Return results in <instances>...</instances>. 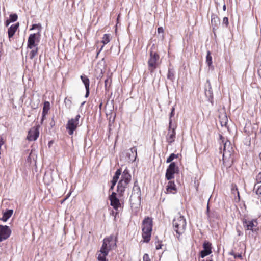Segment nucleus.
<instances>
[{
	"label": "nucleus",
	"instance_id": "nucleus-24",
	"mask_svg": "<svg viewBox=\"0 0 261 261\" xmlns=\"http://www.w3.org/2000/svg\"><path fill=\"white\" fill-rule=\"evenodd\" d=\"M50 109V103L48 101H45L44 103V106L43 108L42 113L43 114V116H46L48 113L49 110Z\"/></svg>",
	"mask_w": 261,
	"mask_h": 261
},
{
	"label": "nucleus",
	"instance_id": "nucleus-23",
	"mask_svg": "<svg viewBox=\"0 0 261 261\" xmlns=\"http://www.w3.org/2000/svg\"><path fill=\"white\" fill-rule=\"evenodd\" d=\"M13 211L12 210H8L3 213L2 218L1 219L4 222H6L13 214Z\"/></svg>",
	"mask_w": 261,
	"mask_h": 261
},
{
	"label": "nucleus",
	"instance_id": "nucleus-53",
	"mask_svg": "<svg viewBox=\"0 0 261 261\" xmlns=\"http://www.w3.org/2000/svg\"><path fill=\"white\" fill-rule=\"evenodd\" d=\"M156 249H160V248H161V247H160V246H156Z\"/></svg>",
	"mask_w": 261,
	"mask_h": 261
},
{
	"label": "nucleus",
	"instance_id": "nucleus-51",
	"mask_svg": "<svg viewBox=\"0 0 261 261\" xmlns=\"http://www.w3.org/2000/svg\"><path fill=\"white\" fill-rule=\"evenodd\" d=\"M223 10L224 11H225L226 10V5H224L223 6Z\"/></svg>",
	"mask_w": 261,
	"mask_h": 261
},
{
	"label": "nucleus",
	"instance_id": "nucleus-31",
	"mask_svg": "<svg viewBox=\"0 0 261 261\" xmlns=\"http://www.w3.org/2000/svg\"><path fill=\"white\" fill-rule=\"evenodd\" d=\"M178 155L175 154L174 153H172L167 159V163L171 162L174 159L177 158Z\"/></svg>",
	"mask_w": 261,
	"mask_h": 261
},
{
	"label": "nucleus",
	"instance_id": "nucleus-37",
	"mask_svg": "<svg viewBox=\"0 0 261 261\" xmlns=\"http://www.w3.org/2000/svg\"><path fill=\"white\" fill-rule=\"evenodd\" d=\"M257 184L261 183V172H259L256 177Z\"/></svg>",
	"mask_w": 261,
	"mask_h": 261
},
{
	"label": "nucleus",
	"instance_id": "nucleus-44",
	"mask_svg": "<svg viewBox=\"0 0 261 261\" xmlns=\"http://www.w3.org/2000/svg\"><path fill=\"white\" fill-rule=\"evenodd\" d=\"M206 213H207L208 217L210 218L211 217V215H209V214L210 213V208H209V206H208V203L207 204V206Z\"/></svg>",
	"mask_w": 261,
	"mask_h": 261
},
{
	"label": "nucleus",
	"instance_id": "nucleus-47",
	"mask_svg": "<svg viewBox=\"0 0 261 261\" xmlns=\"http://www.w3.org/2000/svg\"><path fill=\"white\" fill-rule=\"evenodd\" d=\"M224 119H225L224 120H227V117L226 116H224ZM220 122L221 123V125H223V122L221 121ZM224 125H226V121H224Z\"/></svg>",
	"mask_w": 261,
	"mask_h": 261
},
{
	"label": "nucleus",
	"instance_id": "nucleus-22",
	"mask_svg": "<svg viewBox=\"0 0 261 261\" xmlns=\"http://www.w3.org/2000/svg\"><path fill=\"white\" fill-rule=\"evenodd\" d=\"M166 190L168 193H175V192L176 191V188L174 181H170L168 182L166 187Z\"/></svg>",
	"mask_w": 261,
	"mask_h": 261
},
{
	"label": "nucleus",
	"instance_id": "nucleus-14",
	"mask_svg": "<svg viewBox=\"0 0 261 261\" xmlns=\"http://www.w3.org/2000/svg\"><path fill=\"white\" fill-rule=\"evenodd\" d=\"M109 200H110V205L113 206L114 209L118 210L121 206V204L118 198L116 197V193L114 192L112 193V194L109 196Z\"/></svg>",
	"mask_w": 261,
	"mask_h": 261
},
{
	"label": "nucleus",
	"instance_id": "nucleus-49",
	"mask_svg": "<svg viewBox=\"0 0 261 261\" xmlns=\"http://www.w3.org/2000/svg\"><path fill=\"white\" fill-rule=\"evenodd\" d=\"M235 188H236V191L237 192L238 197H239V191L238 190V188H237L236 186H235Z\"/></svg>",
	"mask_w": 261,
	"mask_h": 261
},
{
	"label": "nucleus",
	"instance_id": "nucleus-45",
	"mask_svg": "<svg viewBox=\"0 0 261 261\" xmlns=\"http://www.w3.org/2000/svg\"><path fill=\"white\" fill-rule=\"evenodd\" d=\"M10 22H12L11 21H10V20L9 19V20H7L6 21H5V25L6 27H8L10 23Z\"/></svg>",
	"mask_w": 261,
	"mask_h": 261
},
{
	"label": "nucleus",
	"instance_id": "nucleus-33",
	"mask_svg": "<svg viewBox=\"0 0 261 261\" xmlns=\"http://www.w3.org/2000/svg\"><path fill=\"white\" fill-rule=\"evenodd\" d=\"M218 17L215 15H212L211 18V23L213 25L216 26L218 21Z\"/></svg>",
	"mask_w": 261,
	"mask_h": 261
},
{
	"label": "nucleus",
	"instance_id": "nucleus-10",
	"mask_svg": "<svg viewBox=\"0 0 261 261\" xmlns=\"http://www.w3.org/2000/svg\"><path fill=\"white\" fill-rule=\"evenodd\" d=\"M39 127L40 125H38L36 126L32 127L29 130L27 136V139L29 141H35L38 138L39 135Z\"/></svg>",
	"mask_w": 261,
	"mask_h": 261
},
{
	"label": "nucleus",
	"instance_id": "nucleus-41",
	"mask_svg": "<svg viewBox=\"0 0 261 261\" xmlns=\"http://www.w3.org/2000/svg\"><path fill=\"white\" fill-rule=\"evenodd\" d=\"M174 111H175V108L174 107H172V109H171V113H170V118H171L172 116H173L174 115ZM171 119V118H170V120Z\"/></svg>",
	"mask_w": 261,
	"mask_h": 261
},
{
	"label": "nucleus",
	"instance_id": "nucleus-12",
	"mask_svg": "<svg viewBox=\"0 0 261 261\" xmlns=\"http://www.w3.org/2000/svg\"><path fill=\"white\" fill-rule=\"evenodd\" d=\"M11 233V230L8 226L0 225V242L8 239Z\"/></svg>",
	"mask_w": 261,
	"mask_h": 261
},
{
	"label": "nucleus",
	"instance_id": "nucleus-46",
	"mask_svg": "<svg viewBox=\"0 0 261 261\" xmlns=\"http://www.w3.org/2000/svg\"><path fill=\"white\" fill-rule=\"evenodd\" d=\"M46 116H43V114L42 113V119L41 120V123L42 124L43 120L45 119Z\"/></svg>",
	"mask_w": 261,
	"mask_h": 261
},
{
	"label": "nucleus",
	"instance_id": "nucleus-42",
	"mask_svg": "<svg viewBox=\"0 0 261 261\" xmlns=\"http://www.w3.org/2000/svg\"><path fill=\"white\" fill-rule=\"evenodd\" d=\"M164 32L163 28L162 27H159L158 29V33H162Z\"/></svg>",
	"mask_w": 261,
	"mask_h": 261
},
{
	"label": "nucleus",
	"instance_id": "nucleus-11",
	"mask_svg": "<svg viewBox=\"0 0 261 261\" xmlns=\"http://www.w3.org/2000/svg\"><path fill=\"white\" fill-rule=\"evenodd\" d=\"M258 223L256 220H246L243 221V225L246 230H250L252 231H256L258 230Z\"/></svg>",
	"mask_w": 261,
	"mask_h": 261
},
{
	"label": "nucleus",
	"instance_id": "nucleus-3",
	"mask_svg": "<svg viewBox=\"0 0 261 261\" xmlns=\"http://www.w3.org/2000/svg\"><path fill=\"white\" fill-rule=\"evenodd\" d=\"M132 176L129 170L126 168L123 172L120 180L117 185V192L120 196L123 195L128 184L131 181Z\"/></svg>",
	"mask_w": 261,
	"mask_h": 261
},
{
	"label": "nucleus",
	"instance_id": "nucleus-21",
	"mask_svg": "<svg viewBox=\"0 0 261 261\" xmlns=\"http://www.w3.org/2000/svg\"><path fill=\"white\" fill-rule=\"evenodd\" d=\"M52 172L51 171H47L45 172L43 180L45 183L49 184L53 181Z\"/></svg>",
	"mask_w": 261,
	"mask_h": 261
},
{
	"label": "nucleus",
	"instance_id": "nucleus-17",
	"mask_svg": "<svg viewBox=\"0 0 261 261\" xmlns=\"http://www.w3.org/2000/svg\"><path fill=\"white\" fill-rule=\"evenodd\" d=\"M37 39V34H31L28 40V48L29 49H32L34 47H37V44L35 43V41Z\"/></svg>",
	"mask_w": 261,
	"mask_h": 261
},
{
	"label": "nucleus",
	"instance_id": "nucleus-55",
	"mask_svg": "<svg viewBox=\"0 0 261 261\" xmlns=\"http://www.w3.org/2000/svg\"><path fill=\"white\" fill-rule=\"evenodd\" d=\"M85 101H84L83 102H82V104H81V106H83V105L85 104Z\"/></svg>",
	"mask_w": 261,
	"mask_h": 261
},
{
	"label": "nucleus",
	"instance_id": "nucleus-35",
	"mask_svg": "<svg viewBox=\"0 0 261 261\" xmlns=\"http://www.w3.org/2000/svg\"><path fill=\"white\" fill-rule=\"evenodd\" d=\"M36 28H38L39 30H40L41 28V25L40 24H33L32 27L31 29V30L35 29Z\"/></svg>",
	"mask_w": 261,
	"mask_h": 261
},
{
	"label": "nucleus",
	"instance_id": "nucleus-40",
	"mask_svg": "<svg viewBox=\"0 0 261 261\" xmlns=\"http://www.w3.org/2000/svg\"><path fill=\"white\" fill-rule=\"evenodd\" d=\"M209 215H211V217L209 218V219H211L213 218L217 217V214L216 212H213L212 213H210L209 214Z\"/></svg>",
	"mask_w": 261,
	"mask_h": 261
},
{
	"label": "nucleus",
	"instance_id": "nucleus-7",
	"mask_svg": "<svg viewBox=\"0 0 261 261\" xmlns=\"http://www.w3.org/2000/svg\"><path fill=\"white\" fill-rule=\"evenodd\" d=\"M160 56L156 53L150 51V57L148 61V68L150 72H153L157 68L159 63Z\"/></svg>",
	"mask_w": 261,
	"mask_h": 261
},
{
	"label": "nucleus",
	"instance_id": "nucleus-27",
	"mask_svg": "<svg viewBox=\"0 0 261 261\" xmlns=\"http://www.w3.org/2000/svg\"><path fill=\"white\" fill-rule=\"evenodd\" d=\"M206 62L209 67H210L212 64V57L211 55V52L209 50L207 51Z\"/></svg>",
	"mask_w": 261,
	"mask_h": 261
},
{
	"label": "nucleus",
	"instance_id": "nucleus-39",
	"mask_svg": "<svg viewBox=\"0 0 261 261\" xmlns=\"http://www.w3.org/2000/svg\"><path fill=\"white\" fill-rule=\"evenodd\" d=\"M230 254L233 255L235 258H240L241 259L242 258V256L241 254H236L233 253H230Z\"/></svg>",
	"mask_w": 261,
	"mask_h": 261
},
{
	"label": "nucleus",
	"instance_id": "nucleus-1",
	"mask_svg": "<svg viewBox=\"0 0 261 261\" xmlns=\"http://www.w3.org/2000/svg\"><path fill=\"white\" fill-rule=\"evenodd\" d=\"M116 242L117 238L112 235L103 239L100 250L97 253L98 261H108L106 257L109 251L116 248Z\"/></svg>",
	"mask_w": 261,
	"mask_h": 261
},
{
	"label": "nucleus",
	"instance_id": "nucleus-9",
	"mask_svg": "<svg viewBox=\"0 0 261 261\" xmlns=\"http://www.w3.org/2000/svg\"><path fill=\"white\" fill-rule=\"evenodd\" d=\"M178 171L175 163L172 162L168 166L166 173V178L169 180L174 178V174Z\"/></svg>",
	"mask_w": 261,
	"mask_h": 261
},
{
	"label": "nucleus",
	"instance_id": "nucleus-16",
	"mask_svg": "<svg viewBox=\"0 0 261 261\" xmlns=\"http://www.w3.org/2000/svg\"><path fill=\"white\" fill-rule=\"evenodd\" d=\"M203 250L200 252L202 258L212 253L211 244L209 242H205L203 245Z\"/></svg>",
	"mask_w": 261,
	"mask_h": 261
},
{
	"label": "nucleus",
	"instance_id": "nucleus-52",
	"mask_svg": "<svg viewBox=\"0 0 261 261\" xmlns=\"http://www.w3.org/2000/svg\"><path fill=\"white\" fill-rule=\"evenodd\" d=\"M238 235L240 236L241 234V232L240 230H238Z\"/></svg>",
	"mask_w": 261,
	"mask_h": 261
},
{
	"label": "nucleus",
	"instance_id": "nucleus-43",
	"mask_svg": "<svg viewBox=\"0 0 261 261\" xmlns=\"http://www.w3.org/2000/svg\"><path fill=\"white\" fill-rule=\"evenodd\" d=\"M64 102L66 104L68 103L70 105L71 103V101L70 99H67V98L65 99Z\"/></svg>",
	"mask_w": 261,
	"mask_h": 261
},
{
	"label": "nucleus",
	"instance_id": "nucleus-29",
	"mask_svg": "<svg viewBox=\"0 0 261 261\" xmlns=\"http://www.w3.org/2000/svg\"><path fill=\"white\" fill-rule=\"evenodd\" d=\"M110 41V35L105 34L102 37V42L103 44H106L108 43Z\"/></svg>",
	"mask_w": 261,
	"mask_h": 261
},
{
	"label": "nucleus",
	"instance_id": "nucleus-38",
	"mask_svg": "<svg viewBox=\"0 0 261 261\" xmlns=\"http://www.w3.org/2000/svg\"><path fill=\"white\" fill-rule=\"evenodd\" d=\"M223 23L225 24L226 27L228 25V19L227 17H225L223 18Z\"/></svg>",
	"mask_w": 261,
	"mask_h": 261
},
{
	"label": "nucleus",
	"instance_id": "nucleus-13",
	"mask_svg": "<svg viewBox=\"0 0 261 261\" xmlns=\"http://www.w3.org/2000/svg\"><path fill=\"white\" fill-rule=\"evenodd\" d=\"M172 120H169V126L168 134L166 136V140L169 144H171L174 141L175 138V128H171Z\"/></svg>",
	"mask_w": 261,
	"mask_h": 261
},
{
	"label": "nucleus",
	"instance_id": "nucleus-58",
	"mask_svg": "<svg viewBox=\"0 0 261 261\" xmlns=\"http://www.w3.org/2000/svg\"><path fill=\"white\" fill-rule=\"evenodd\" d=\"M210 261H212V260H210Z\"/></svg>",
	"mask_w": 261,
	"mask_h": 261
},
{
	"label": "nucleus",
	"instance_id": "nucleus-26",
	"mask_svg": "<svg viewBox=\"0 0 261 261\" xmlns=\"http://www.w3.org/2000/svg\"><path fill=\"white\" fill-rule=\"evenodd\" d=\"M31 50L29 54V58L31 59H33L37 54L38 47H34L31 49Z\"/></svg>",
	"mask_w": 261,
	"mask_h": 261
},
{
	"label": "nucleus",
	"instance_id": "nucleus-30",
	"mask_svg": "<svg viewBox=\"0 0 261 261\" xmlns=\"http://www.w3.org/2000/svg\"><path fill=\"white\" fill-rule=\"evenodd\" d=\"M121 171L120 169H118L115 173V175L114 176L113 178V180H115V181H116L117 182L119 178V176L120 175H121Z\"/></svg>",
	"mask_w": 261,
	"mask_h": 261
},
{
	"label": "nucleus",
	"instance_id": "nucleus-36",
	"mask_svg": "<svg viewBox=\"0 0 261 261\" xmlns=\"http://www.w3.org/2000/svg\"><path fill=\"white\" fill-rule=\"evenodd\" d=\"M143 261H150L149 256L148 254H145L143 257Z\"/></svg>",
	"mask_w": 261,
	"mask_h": 261
},
{
	"label": "nucleus",
	"instance_id": "nucleus-15",
	"mask_svg": "<svg viewBox=\"0 0 261 261\" xmlns=\"http://www.w3.org/2000/svg\"><path fill=\"white\" fill-rule=\"evenodd\" d=\"M205 94L206 97L208 98V100L211 102V103H213V94L211 84L208 80L206 81V83L205 84Z\"/></svg>",
	"mask_w": 261,
	"mask_h": 261
},
{
	"label": "nucleus",
	"instance_id": "nucleus-32",
	"mask_svg": "<svg viewBox=\"0 0 261 261\" xmlns=\"http://www.w3.org/2000/svg\"><path fill=\"white\" fill-rule=\"evenodd\" d=\"M18 16L16 14H11L9 16V20L12 22H15L17 20Z\"/></svg>",
	"mask_w": 261,
	"mask_h": 261
},
{
	"label": "nucleus",
	"instance_id": "nucleus-8",
	"mask_svg": "<svg viewBox=\"0 0 261 261\" xmlns=\"http://www.w3.org/2000/svg\"><path fill=\"white\" fill-rule=\"evenodd\" d=\"M81 118L80 114L77 115L74 118L68 120L66 124V129L70 135H73L74 131L79 126V119Z\"/></svg>",
	"mask_w": 261,
	"mask_h": 261
},
{
	"label": "nucleus",
	"instance_id": "nucleus-4",
	"mask_svg": "<svg viewBox=\"0 0 261 261\" xmlns=\"http://www.w3.org/2000/svg\"><path fill=\"white\" fill-rule=\"evenodd\" d=\"M152 228V220L149 217H146L142 222V238L144 239V242H148L150 239L151 231Z\"/></svg>",
	"mask_w": 261,
	"mask_h": 261
},
{
	"label": "nucleus",
	"instance_id": "nucleus-57",
	"mask_svg": "<svg viewBox=\"0 0 261 261\" xmlns=\"http://www.w3.org/2000/svg\"><path fill=\"white\" fill-rule=\"evenodd\" d=\"M260 133H261V127H260Z\"/></svg>",
	"mask_w": 261,
	"mask_h": 261
},
{
	"label": "nucleus",
	"instance_id": "nucleus-56",
	"mask_svg": "<svg viewBox=\"0 0 261 261\" xmlns=\"http://www.w3.org/2000/svg\"><path fill=\"white\" fill-rule=\"evenodd\" d=\"M232 190H236L235 187H233V188H232Z\"/></svg>",
	"mask_w": 261,
	"mask_h": 261
},
{
	"label": "nucleus",
	"instance_id": "nucleus-28",
	"mask_svg": "<svg viewBox=\"0 0 261 261\" xmlns=\"http://www.w3.org/2000/svg\"><path fill=\"white\" fill-rule=\"evenodd\" d=\"M167 78L172 81H173L174 79V73L172 69H169L167 74Z\"/></svg>",
	"mask_w": 261,
	"mask_h": 261
},
{
	"label": "nucleus",
	"instance_id": "nucleus-25",
	"mask_svg": "<svg viewBox=\"0 0 261 261\" xmlns=\"http://www.w3.org/2000/svg\"><path fill=\"white\" fill-rule=\"evenodd\" d=\"M253 192H254L259 197H261V185L258 184H255L253 188Z\"/></svg>",
	"mask_w": 261,
	"mask_h": 261
},
{
	"label": "nucleus",
	"instance_id": "nucleus-54",
	"mask_svg": "<svg viewBox=\"0 0 261 261\" xmlns=\"http://www.w3.org/2000/svg\"><path fill=\"white\" fill-rule=\"evenodd\" d=\"M156 249H160V248H161V247H160V246H156Z\"/></svg>",
	"mask_w": 261,
	"mask_h": 261
},
{
	"label": "nucleus",
	"instance_id": "nucleus-20",
	"mask_svg": "<svg viewBox=\"0 0 261 261\" xmlns=\"http://www.w3.org/2000/svg\"><path fill=\"white\" fill-rule=\"evenodd\" d=\"M130 152L128 153V158L129 161L134 162L135 161L137 153V148L133 147L130 149Z\"/></svg>",
	"mask_w": 261,
	"mask_h": 261
},
{
	"label": "nucleus",
	"instance_id": "nucleus-48",
	"mask_svg": "<svg viewBox=\"0 0 261 261\" xmlns=\"http://www.w3.org/2000/svg\"><path fill=\"white\" fill-rule=\"evenodd\" d=\"M111 182H112V185L113 186H115L116 184L117 183V181H115V180H112L111 181Z\"/></svg>",
	"mask_w": 261,
	"mask_h": 261
},
{
	"label": "nucleus",
	"instance_id": "nucleus-34",
	"mask_svg": "<svg viewBox=\"0 0 261 261\" xmlns=\"http://www.w3.org/2000/svg\"><path fill=\"white\" fill-rule=\"evenodd\" d=\"M111 83V80L109 78H107L105 81V86L106 90H108V88L110 87Z\"/></svg>",
	"mask_w": 261,
	"mask_h": 261
},
{
	"label": "nucleus",
	"instance_id": "nucleus-18",
	"mask_svg": "<svg viewBox=\"0 0 261 261\" xmlns=\"http://www.w3.org/2000/svg\"><path fill=\"white\" fill-rule=\"evenodd\" d=\"M80 77H81L82 81L83 82V83H84V84L85 85L86 91L85 96V97H88L89 96V92H90L89 79L85 75H81Z\"/></svg>",
	"mask_w": 261,
	"mask_h": 261
},
{
	"label": "nucleus",
	"instance_id": "nucleus-6",
	"mask_svg": "<svg viewBox=\"0 0 261 261\" xmlns=\"http://www.w3.org/2000/svg\"><path fill=\"white\" fill-rule=\"evenodd\" d=\"M173 226L174 231L179 236L184 232L186 229V219L182 216H177L173 221Z\"/></svg>",
	"mask_w": 261,
	"mask_h": 261
},
{
	"label": "nucleus",
	"instance_id": "nucleus-5",
	"mask_svg": "<svg viewBox=\"0 0 261 261\" xmlns=\"http://www.w3.org/2000/svg\"><path fill=\"white\" fill-rule=\"evenodd\" d=\"M137 181H135L133 189V192L130 197V202L132 207L138 208L141 203L140 188L137 185Z\"/></svg>",
	"mask_w": 261,
	"mask_h": 261
},
{
	"label": "nucleus",
	"instance_id": "nucleus-2",
	"mask_svg": "<svg viewBox=\"0 0 261 261\" xmlns=\"http://www.w3.org/2000/svg\"><path fill=\"white\" fill-rule=\"evenodd\" d=\"M220 138L223 143V161L224 164L228 163L227 165H230V163L232 162L233 158L232 156L233 154V149L228 140L224 142V138L222 135H220ZM222 147H220V152H222Z\"/></svg>",
	"mask_w": 261,
	"mask_h": 261
},
{
	"label": "nucleus",
	"instance_id": "nucleus-19",
	"mask_svg": "<svg viewBox=\"0 0 261 261\" xmlns=\"http://www.w3.org/2000/svg\"><path fill=\"white\" fill-rule=\"evenodd\" d=\"M19 23H17L15 24H14L12 25L8 30V34L9 39L12 38L15 32H16L17 30L18 29L19 27Z\"/></svg>",
	"mask_w": 261,
	"mask_h": 261
},
{
	"label": "nucleus",
	"instance_id": "nucleus-50",
	"mask_svg": "<svg viewBox=\"0 0 261 261\" xmlns=\"http://www.w3.org/2000/svg\"><path fill=\"white\" fill-rule=\"evenodd\" d=\"M114 186H113V185H111V187H110V190H109L110 191V190H113V189H114Z\"/></svg>",
	"mask_w": 261,
	"mask_h": 261
}]
</instances>
